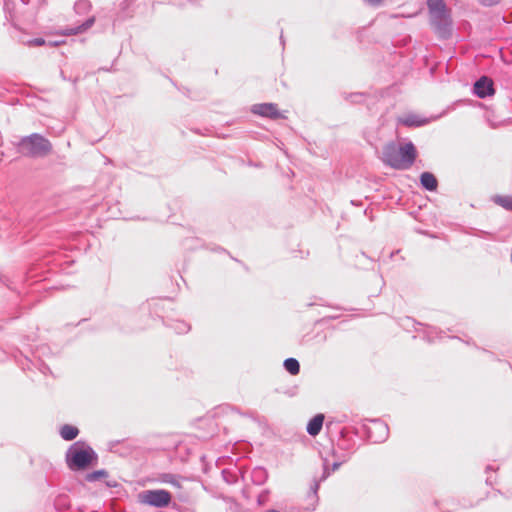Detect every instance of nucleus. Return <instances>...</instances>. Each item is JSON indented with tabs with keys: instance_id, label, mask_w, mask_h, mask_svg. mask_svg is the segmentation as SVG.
Masks as SVG:
<instances>
[{
	"instance_id": "1",
	"label": "nucleus",
	"mask_w": 512,
	"mask_h": 512,
	"mask_svg": "<svg viewBox=\"0 0 512 512\" xmlns=\"http://www.w3.org/2000/svg\"><path fill=\"white\" fill-rule=\"evenodd\" d=\"M416 156L417 151L412 143L402 146L389 143L383 148L382 161L394 169L405 170L413 165Z\"/></svg>"
},
{
	"instance_id": "2",
	"label": "nucleus",
	"mask_w": 512,
	"mask_h": 512,
	"mask_svg": "<svg viewBox=\"0 0 512 512\" xmlns=\"http://www.w3.org/2000/svg\"><path fill=\"white\" fill-rule=\"evenodd\" d=\"M96 460L97 456L93 449L79 442L75 443L67 454V463L71 469H86Z\"/></svg>"
},
{
	"instance_id": "3",
	"label": "nucleus",
	"mask_w": 512,
	"mask_h": 512,
	"mask_svg": "<svg viewBox=\"0 0 512 512\" xmlns=\"http://www.w3.org/2000/svg\"><path fill=\"white\" fill-rule=\"evenodd\" d=\"M18 147L21 154L33 157L47 155L51 150L50 142L38 134L23 138Z\"/></svg>"
},
{
	"instance_id": "4",
	"label": "nucleus",
	"mask_w": 512,
	"mask_h": 512,
	"mask_svg": "<svg viewBox=\"0 0 512 512\" xmlns=\"http://www.w3.org/2000/svg\"><path fill=\"white\" fill-rule=\"evenodd\" d=\"M138 497L142 504L158 508L167 507L172 499L171 494L163 489L146 490L141 492Z\"/></svg>"
},
{
	"instance_id": "5",
	"label": "nucleus",
	"mask_w": 512,
	"mask_h": 512,
	"mask_svg": "<svg viewBox=\"0 0 512 512\" xmlns=\"http://www.w3.org/2000/svg\"><path fill=\"white\" fill-rule=\"evenodd\" d=\"M252 112L254 114L268 117L271 119H279L284 117L282 113L279 111L277 105L273 103H262V104H255L252 107Z\"/></svg>"
},
{
	"instance_id": "6",
	"label": "nucleus",
	"mask_w": 512,
	"mask_h": 512,
	"mask_svg": "<svg viewBox=\"0 0 512 512\" xmlns=\"http://www.w3.org/2000/svg\"><path fill=\"white\" fill-rule=\"evenodd\" d=\"M427 6L431 17L435 20L442 21L448 16V9L443 0H428Z\"/></svg>"
},
{
	"instance_id": "7",
	"label": "nucleus",
	"mask_w": 512,
	"mask_h": 512,
	"mask_svg": "<svg viewBox=\"0 0 512 512\" xmlns=\"http://www.w3.org/2000/svg\"><path fill=\"white\" fill-rule=\"evenodd\" d=\"M474 92L480 98L493 95L495 93L493 81L488 77H481L474 84Z\"/></svg>"
},
{
	"instance_id": "8",
	"label": "nucleus",
	"mask_w": 512,
	"mask_h": 512,
	"mask_svg": "<svg viewBox=\"0 0 512 512\" xmlns=\"http://www.w3.org/2000/svg\"><path fill=\"white\" fill-rule=\"evenodd\" d=\"M323 422H324V415L323 414H317L315 415L309 422H308V425H307V432L312 435V436H316L319 434V432L321 431L322 429V426H323Z\"/></svg>"
},
{
	"instance_id": "9",
	"label": "nucleus",
	"mask_w": 512,
	"mask_h": 512,
	"mask_svg": "<svg viewBox=\"0 0 512 512\" xmlns=\"http://www.w3.org/2000/svg\"><path fill=\"white\" fill-rule=\"evenodd\" d=\"M420 182L424 188L430 191L436 190L438 181L436 177L430 172H424L420 176Z\"/></svg>"
},
{
	"instance_id": "10",
	"label": "nucleus",
	"mask_w": 512,
	"mask_h": 512,
	"mask_svg": "<svg viewBox=\"0 0 512 512\" xmlns=\"http://www.w3.org/2000/svg\"><path fill=\"white\" fill-rule=\"evenodd\" d=\"M78 433H79L78 428H76L72 425H64L60 431L61 437L67 441L75 439L77 437Z\"/></svg>"
},
{
	"instance_id": "11",
	"label": "nucleus",
	"mask_w": 512,
	"mask_h": 512,
	"mask_svg": "<svg viewBox=\"0 0 512 512\" xmlns=\"http://www.w3.org/2000/svg\"><path fill=\"white\" fill-rule=\"evenodd\" d=\"M159 481L162 483L170 484L176 488H181V484L178 477L171 473H164L159 476Z\"/></svg>"
},
{
	"instance_id": "12",
	"label": "nucleus",
	"mask_w": 512,
	"mask_h": 512,
	"mask_svg": "<svg viewBox=\"0 0 512 512\" xmlns=\"http://www.w3.org/2000/svg\"><path fill=\"white\" fill-rule=\"evenodd\" d=\"M284 367L291 375H297L300 371L299 362L295 358L286 359L284 361Z\"/></svg>"
},
{
	"instance_id": "13",
	"label": "nucleus",
	"mask_w": 512,
	"mask_h": 512,
	"mask_svg": "<svg viewBox=\"0 0 512 512\" xmlns=\"http://www.w3.org/2000/svg\"><path fill=\"white\" fill-rule=\"evenodd\" d=\"M494 202L507 210H512V197L511 196H496Z\"/></svg>"
},
{
	"instance_id": "14",
	"label": "nucleus",
	"mask_w": 512,
	"mask_h": 512,
	"mask_svg": "<svg viewBox=\"0 0 512 512\" xmlns=\"http://www.w3.org/2000/svg\"><path fill=\"white\" fill-rule=\"evenodd\" d=\"M107 476V472L105 470H98L86 475V480L89 482L96 481Z\"/></svg>"
},
{
	"instance_id": "15",
	"label": "nucleus",
	"mask_w": 512,
	"mask_h": 512,
	"mask_svg": "<svg viewBox=\"0 0 512 512\" xmlns=\"http://www.w3.org/2000/svg\"><path fill=\"white\" fill-rule=\"evenodd\" d=\"M92 23H93V19H90V20H88L85 23L83 28L82 27H77L75 29H69V30H66L63 34L64 35H75V34H78V33L82 32V31H84L85 29L89 28L92 25Z\"/></svg>"
},
{
	"instance_id": "16",
	"label": "nucleus",
	"mask_w": 512,
	"mask_h": 512,
	"mask_svg": "<svg viewBox=\"0 0 512 512\" xmlns=\"http://www.w3.org/2000/svg\"><path fill=\"white\" fill-rule=\"evenodd\" d=\"M46 42L43 38H35V39H32V40H29L27 42V45L29 47H32V46H42L44 45Z\"/></svg>"
},
{
	"instance_id": "17",
	"label": "nucleus",
	"mask_w": 512,
	"mask_h": 512,
	"mask_svg": "<svg viewBox=\"0 0 512 512\" xmlns=\"http://www.w3.org/2000/svg\"><path fill=\"white\" fill-rule=\"evenodd\" d=\"M479 1L481 3H483L484 5L491 6V5L497 4L500 0H479Z\"/></svg>"
},
{
	"instance_id": "18",
	"label": "nucleus",
	"mask_w": 512,
	"mask_h": 512,
	"mask_svg": "<svg viewBox=\"0 0 512 512\" xmlns=\"http://www.w3.org/2000/svg\"><path fill=\"white\" fill-rule=\"evenodd\" d=\"M339 466H340V463H334L333 464V470L338 469Z\"/></svg>"
},
{
	"instance_id": "19",
	"label": "nucleus",
	"mask_w": 512,
	"mask_h": 512,
	"mask_svg": "<svg viewBox=\"0 0 512 512\" xmlns=\"http://www.w3.org/2000/svg\"><path fill=\"white\" fill-rule=\"evenodd\" d=\"M267 512H279V511H276V510H269Z\"/></svg>"
}]
</instances>
